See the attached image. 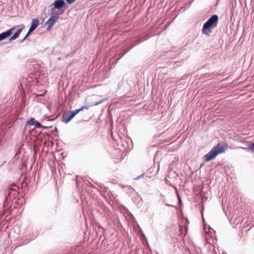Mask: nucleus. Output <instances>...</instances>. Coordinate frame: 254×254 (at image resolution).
<instances>
[{
  "mask_svg": "<svg viewBox=\"0 0 254 254\" xmlns=\"http://www.w3.org/2000/svg\"><path fill=\"white\" fill-rule=\"evenodd\" d=\"M72 118H73L71 116V114L69 112H67L64 114L62 121L63 122L67 124L69 122Z\"/></svg>",
  "mask_w": 254,
  "mask_h": 254,
  "instance_id": "obj_9",
  "label": "nucleus"
},
{
  "mask_svg": "<svg viewBox=\"0 0 254 254\" xmlns=\"http://www.w3.org/2000/svg\"><path fill=\"white\" fill-rule=\"evenodd\" d=\"M50 7H51V9L49 10V14L51 15V16H57L58 19L59 18V15L62 14L64 11V9H63L61 11L60 10H57V8H55L53 5H50Z\"/></svg>",
  "mask_w": 254,
  "mask_h": 254,
  "instance_id": "obj_4",
  "label": "nucleus"
},
{
  "mask_svg": "<svg viewBox=\"0 0 254 254\" xmlns=\"http://www.w3.org/2000/svg\"><path fill=\"white\" fill-rule=\"evenodd\" d=\"M140 237H143V233L142 232L140 233Z\"/></svg>",
  "mask_w": 254,
  "mask_h": 254,
  "instance_id": "obj_23",
  "label": "nucleus"
},
{
  "mask_svg": "<svg viewBox=\"0 0 254 254\" xmlns=\"http://www.w3.org/2000/svg\"><path fill=\"white\" fill-rule=\"evenodd\" d=\"M52 5L61 11L63 10L62 8L66 5V3L64 0H56Z\"/></svg>",
  "mask_w": 254,
  "mask_h": 254,
  "instance_id": "obj_5",
  "label": "nucleus"
},
{
  "mask_svg": "<svg viewBox=\"0 0 254 254\" xmlns=\"http://www.w3.org/2000/svg\"><path fill=\"white\" fill-rule=\"evenodd\" d=\"M80 112V110H79V109H77V110H75L72 111H71V112H69V113L71 114V116H72V117L73 118H74V116H75L76 114H77L79 112Z\"/></svg>",
  "mask_w": 254,
  "mask_h": 254,
  "instance_id": "obj_14",
  "label": "nucleus"
},
{
  "mask_svg": "<svg viewBox=\"0 0 254 254\" xmlns=\"http://www.w3.org/2000/svg\"><path fill=\"white\" fill-rule=\"evenodd\" d=\"M39 23V20L38 19H33L32 20V24L31 25V27L35 29L37 28V27L38 26Z\"/></svg>",
  "mask_w": 254,
  "mask_h": 254,
  "instance_id": "obj_10",
  "label": "nucleus"
},
{
  "mask_svg": "<svg viewBox=\"0 0 254 254\" xmlns=\"http://www.w3.org/2000/svg\"><path fill=\"white\" fill-rule=\"evenodd\" d=\"M34 126L37 128H48L51 127H46V126H42L40 123H39L37 121L35 122Z\"/></svg>",
  "mask_w": 254,
  "mask_h": 254,
  "instance_id": "obj_11",
  "label": "nucleus"
},
{
  "mask_svg": "<svg viewBox=\"0 0 254 254\" xmlns=\"http://www.w3.org/2000/svg\"><path fill=\"white\" fill-rule=\"evenodd\" d=\"M228 146V144L225 142L218 143L216 146H214L207 154L204 155L205 161L207 162L212 160L218 154L225 152Z\"/></svg>",
  "mask_w": 254,
  "mask_h": 254,
  "instance_id": "obj_1",
  "label": "nucleus"
},
{
  "mask_svg": "<svg viewBox=\"0 0 254 254\" xmlns=\"http://www.w3.org/2000/svg\"><path fill=\"white\" fill-rule=\"evenodd\" d=\"M143 178V174L140 175L139 176H138L136 178H135L134 179L135 180H138L140 178Z\"/></svg>",
  "mask_w": 254,
  "mask_h": 254,
  "instance_id": "obj_18",
  "label": "nucleus"
},
{
  "mask_svg": "<svg viewBox=\"0 0 254 254\" xmlns=\"http://www.w3.org/2000/svg\"><path fill=\"white\" fill-rule=\"evenodd\" d=\"M240 148H241L243 149H244V150H248V149H250L252 151H254V142L249 144L248 148L242 147H240Z\"/></svg>",
  "mask_w": 254,
  "mask_h": 254,
  "instance_id": "obj_12",
  "label": "nucleus"
},
{
  "mask_svg": "<svg viewBox=\"0 0 254 254\" xmlns=\"http://www.w3.org/2000/svg\"><path fill=\"white\" fill-rule=\"evenodd\" d=\"M30 34V33H29V31H28V32H27V33L26 34V35H25V37L27 38V37L29 36V35Z\"/></svg>",
  "mask_w": 254,
  "mask_h": 254,
  "instance_id": "obj_22",
  "label": "nucleus"
},
{
  "mask_svg": "<svg viewBox=\"0 0 254 254\" xmlns=\"http://www.w3.org/2000/svg\"><path fill=\"white\" fill-rule=\"evenodd\" d=\"M26 39V37H24L21 40V42H23L25 39Z\"/></svg>",
  "mask_w": 254,
  "mask_h": 254,
  "instance_id": "obj_21",
  "label": "nucleus"
},
{
  "mask_svg": "<svg viewBox=\"0 0 254 254\" xmlns=\"http://www.w3.org/2000/svg\"><path fill=\"white\" fill-rule=\"evenodd\" d=\"M218 21V16L217 15H213L207 21L203 24L202 32L205 35H208L209 32L207 30L210 28H214L217 26Z\"/></svg>",
  "mask_w": 254,
  "mask_h": 254,
  "instance_id": "obj_2",
  "label": "nucleus"
},
{
  "mask_svg": "<svg viewBox=\"0 0 254 254\" xmlns=\"http://www.w3.org/2000/svg\"><path fill=\"white\" fill-rule=\"evenodd\" d=\"M135 45V44H133L132 46H131V47L129 48L128 50L125 51L124 53H120L119 54V57L118 58V59H120V58H121L126 53H127V52L130 49H131L132 48V47L133 46H134Z\"/></svg>",
  "mask_w": 254,
  "mask_h": 254,
  "instance_id": "obj_15",
  "label": "nucleus"
},
{
  "mask_svg": "<svg viewBox=\"0 0 254 254\" xmlns=\"http://www.w3.org/2000/svg\"><path fill=\"white\" fill-rule=\"evenodd\" d=\"M102 101H101L100 102H97L94 105H98V104H99L100 103H102Z\"/></svg>",
  "mask_w": 254,
  "mask_h": 254,
  "instance_id": "obj_20",
  "label": "nucleus"
},
{
  "mask_svg": "<svg viewBox=\"0 0 254 254\" xmlns=\"http://www.w3.org/2000/svg\"><path fill=\"white\" fill-rule=\"evenodd\" d=\"M89 107L88 106H83L81 108L79 109L80 111H83L84 109H88Z\"/></svg>",
  "mask_w": 254,
  "mask_h": 254,
  "instance_id": "obj_16",
  "label": "nucleus"
},
{
  "mask_svg": "<svg viewBox=\"0 0 254 254\" xmlns=\"http://www.w3.org/2000/svg\"><path fill=\"white\" fill-rule=\"evenodd\" d=\"M69 4L73 3L76 0H65Z\"/></svg>",
  "mask_w": 254,
  "mask_h": 254,
  "instance_id": "obj_17",
  "label": "nucleus"
},
{
  "mask_svg": "<svg viewBox=\"0 0 254 254\" xmlns=\"http://www.w3.org/2000/svg\"><path fill=\"white\" fill-rule=\"evenodd\" d=\"M15 29V27H13L12 28L6 30L5 32H3L0 34V39L1 40H4L6 38L9 37L12 32V31Z\"/></svg>",
  "mask_w": 254,
  "mask_h": 254,
  "instance_id": "obj_7",
  "label": "nucleus"
},
{
  "mask_svg": "<svg viewBox=\"0 0 254 254\" xmlns=\"http://www.w3.org/2000/svg\"><path fill=\"white\" fill-rule=\"evenodd\" d=\"M143 238H144V239H145V236H144H144H143Z\"/></svg>",
  "mask_w": 254,
  "mask_h": 254,
  "instance_id": "obj_24",
  "label": "nucleus"
},
{
  "mask_svg": "<svg viewBox=\"0 0 254 254\" xmlns=\"http://www.w3.org/2000/svg\"><path fill=\"white\" fill-rule=\"evenodd\" d=\"M36 122V121L33 118H31L27 121V124L30 126H34Z\"/></svg>",
  "mask_w": 254,
  "mask_h": 254,
  "instance_id": "obj_13",
  "label": "nucleus"
},
{
  "mask_svg": "<svg viewBox=\"0 0 254 254\" xmlns=\"http://www.w3.org/2000/svg\"><path fill=\"white\" fill-rule=\"evenodd\" d=\"M18 187L14 184L9 185L7 186V190L5 192V201L8 203L11 200L15 198L18 193L17 190Z\"/></svg>",
  "mask_w": 254,
  "mask_h": 254,
  "instance_id": "obj_3",
  "label": "nucleus"
},
{
  "mask_svg": "<svg viewBox=\"0 0 254 254\" xmlns=\"http://www.w3.org/2000/svg\"><path fill=\"white\" fill-rule=\"evenodd\" d=\"M57 16H51L46 22L45 25L48 26V29H50L58 21Z\"/></svg>",
  "mask_w": 254,
  "mask_h": 254,
  "instance_id": "obj_6",
  "label": "nucleus"
},
{
  "mask_svg": "<svg viewBox=\"0 0 254 254\" xmlns=\"http://www.w3.org/2000/svg\"><path fill=\"white\" fill-rule=\"evenodd\" d=\"M35 30V29H34L33 28L31 27V26L30 27V28L29 29V33H31L32 32H33L34 30Z\"/></svg>",
  "mask_w": 254,
  "mask_h": 254,
  "instance_id": "obj_19",
  "label": "nucleus"
},
{
  "mask_svg": "<svg viewBox=\"0 0 254 254\" xmlns=\"http://www.w3.org/2000/svg\"><path fill=\"white\" fill-rule=\"evenodd\" d=\"M14 27H15V28L16 27H20V28L17 30V31L14 33V34L12 37H10V38L9 39L10 41L16 39L19 36L20 33L22 31L23 29L24 28V25L22 24Z\"/></svg>",
  "mask_w": 254,
  "mask_h": 254,
  "instance_id": "obj_8",
  "label": "nucleus"
}]
</instances>
